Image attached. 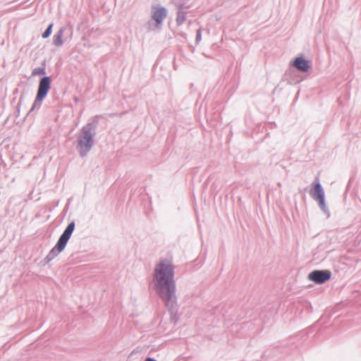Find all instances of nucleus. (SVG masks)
<instances>
[{
  "mask_svg": "<svg viewBox=\"0 0 361 361\" xmlns=\"http://www.w3.org/2000/svg\"><path fill=\"white\" fill-rule=\"evenodd\" d=\"M185 20L184 14L181 12H179L177 16V22L178 24H181Z\"/></svg>",
  "mask_w": 361,
  "mask_h": 361,
  "instance_id": "11",
  "label": "nucleus"
},
{
  "mask_svg": "<svg viewBox=\"0 0 361 361\" xmlns=\"http://www.w3.org/2000/svg\"><path fill=\"white\" fill-rule=\"evenodd\" d=\"M331 272L328 270H317V284L324 283L331 279Z\"/></svg>",
  "mask_w": 361,
  "mask_h": 361,
  "instance_id": "8",
  "label": "nucleus"
},
{
  "mask_svg": "<svg viewBox=\"0 0 361 361\" xmlns=\"http://www.w3.org/2000/svg\"><path fill=\"white\" fill-rule=\"evenodd\" d=\"M63 31L60 30L54 37L53 43L55 46L59 47L63 44Z\"/></svg>",
  "mask_w": 361,
  "mask_h": 361,
  "instance_id": "9",
  "label": "nucleus"
},
{
  "mask_svg": "<svg viewBox=\"0 0 361 361\" xmlns=\"http://www.w3.org/2000/svg\"><path fill=\"white\" fill-rule=\"evenodd\" d=\"M167 15L166 8L160 6H153L152 17L156 21L157 25L161 24Z\"/></svg>",
  "mask_w": 361,
  "mask_h": 361,
  "instance_id": "6",
  "label": "nucleus"
},
{
  "mask_svg": "<svg viewBox=\"0 0 361 361\" xmlns=\"http://www.w3.org/2000/svg\"><path fill=\"white\" fill-rule=\"evenodd\" d=\"M49 89L50 79L49 77H44L39 82L35 103L41 102L46 97Z\"/></svg>",
  "mask_w": 361,
  "mask_h": 361,
  "instance_id": "5",
  "label": "nucleus"
},
{
  "mask_svg": "<svg viewBox=\"0 0 361 361\" xmlns=\"http://www.w3.org/2000/svg\"><path fill=\"white\" fill-rule=\"evenodd\" d=\"M92 136L90 130L82 128V135L78 139L79 150L82 155H85L91 148Z\"/></svg>",
  "mask_w": 361,
  "mask_h": 361,
  "instance_id": "3",
  "label": "nucleus"
},
{
  "mask_svg": "<svg viewBox=\"0 0 361 361\" xmlns=\"http://www.w3.org/2000/svg\"><path fill=\"white\" fill-rule=\"evenodd\" d=\"M75 228L74 222H71L68 224L63 233L60 237L58 243L56 246L49 252L47 258L49 260L54 259L56 256H57L65 248L67 242L71 236V234Z\"/></svg>",
  "mask_w": 361,
  "mask_h": 361,
  "instance_id": "2",
  "label": "nucleus"
},
{
  "mask_svg": "<svg viewBox=\"0 0 361 361\" xmlns=\"http://www.w3.org/2000/svg\"><path fill=\"white\" fill-rule=\"evenodd\" d=\"M145 361H156V360L152 358L148 357Z\"/></svg>",
  "mask_w": 361,
  "mask_h": 361,
  "instance_id": "13",
  "label": "nucleus"
},
{
  "mask_svg": "<svg viewBox=\"0 0 361 361\" xmlns=\"http://www.w3.org/2000/svg\"><path fill=\"white\" fill-rule=\"evenodd\" d=\"M293 66L300 71L307 72L311 68V63L302 56H299L295 58Z\"/></svg>",
  "mask_w": 361,
  "mask_h": 361,
  "instance_id": "7",
  "label": "nucleus"
},
{
  "mask_svg": "<svg viewBox=\"0 0 361 361\" xmlns=\"http://www.w3.org/2000/svg\"><path fill=\"white\" fill-rule=\"evenodd\" d=\"M52 26V24L49 25L47 29L44 32V33L42 34L43 38H47L51 35Z\"/></svg>",
  "mask_w": 361,
  "mask_h": 361,
  "instance_id": "10",
  "label": "nucleus"
},
{
  "mask_svg": "<svg viewBox=\"0 0 361 361\" xmlns=\"http://www.w3.org/2000/svg\"><path fill=\"white\" fill-rule=\"evenodd\" d=\"M317 202L320 209L322 211L326 219L331 216V212L325 202V195L322 185L317 182Z\"/></svg>",
  "mask_w": 361,
  "mask_h": 361,
  "instance_id": "4",
  "label": "nucleus"
},
{
  "mask_svg": "<svg viewBox=\"0 0 361 361\" xmlns=\"http://www.w3.org/2000/svg\"><path fill=\"white\" fill-rule=\"evenodd\" d=\"M174 266L170 259H161L156 264L154 271L155 289L159 296L169 300L175 291Z\"/></svg>",
  "mask_w": 361,
  "mask_h": 361,
  "instance_id": "1",
  "label": "nucleus"
},
{
  "mask_svg": "<svg viewBox=\"0 0 361 361\" xmlns=\"http://www.w3.org/2000/svg\"><path fill=\"white\" fill-rule=\"evenodd\" d=\"M309 279L312 281H315L316 282V270L312 271L310 274H309Z\"/></svg>",
  "mask_w": 361,
  "mask_h": 361,
  "instance_id": "12",
  "label": "nucleus"
}]
</instances>
